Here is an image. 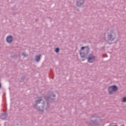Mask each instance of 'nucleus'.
Here are the masks:
<instances>
[{"label": "nucleus", "instance_id": "3", "mask_svg": "<svg viewBox=\"0 0 126 126\" xmlns=\"http://www.w3.org/2000/svg\"><path fill=\"white\" fill-rule=\"evenodd\" d=\"M95 58L94 56L91 55L89 57L88 59V63H93V62H95Z\"/></svg>", "mask_w": 126, "mask_h": 126}, {"label": "nucleus", "instance_id": "2", "mask_svg": "<svg viewBox=\"0 0 126 126\" xmlns=\"http://www.w3.org/2000/svg\"><path fill=\"white\" fill-rule=\"evenodd\" d=\"M118 91V87L116 86H112L109 87L108 89V91L109 92V94H112L113 92H116V91Z\"/></svg>", "mask_w": 126, "mask_h": 126}, {"label": "nucleus", "instance_id": "8", "mask_svg": "<svg viewBox=\"0 0 126 126\" xmlns=\"http://www.w3.org/2000/svg\"><path fill=\"white\" fill-rule=\"evenodd\" d=\"M1 117L2 119H5L6 118V115L2 114Z\"/></svg>", "mask_w": 126, "mask_h": 126}, {"label": "nucleus", "instance_id": "9", "mask_svg": "<svg viewBox=\"0 0 126 126\" xmlns=\"http://www.w3.org/2000/svg\"><path fill=\"white\" fill-rule=\"evenodd\" d=\"M55 52H56V53H59V52H60V48H57L56 49V50H55Z\"/></svg>", "mask_w": 126, "mask_h": 126}, {"label": "nucleus", "instance_id": "7", "mask_svg": "<svg viewBox=\"0 0 126 126\" xmlns=\"http://www.w3.org/2000/svg\"><path fill=\"white\" fill-rule=\"evenodd\" d=\"M40 59H41V55H39L35 57V60H36V62H39V61H40Z\"/></svg>", "mask_w": 126, "mask_h": 126}, {"label": "nucleus", "instance_id": "4", "mask_svg": "<svg viewBox=\"0 0 126 126\" xmlns=\"http://www.w3.org/2000/svg\"><path fill=\"white\" fill-rule=\"evenodd\" d=\"M114 35H115L114 33L109 34L108 36V39L110 40V41H113L115 39V36H114Z\"/></svg>", "mask_w": 126, "mask_h": 126}, {"label": "nucleus", "instance_id": "6", "mask_svg": "<svg viewBox=\"0 0 126 126\" xmlns=\"http://www.w3.org/2000/svg\"><path fill=\"white\" fill-rule=\"evenodd\" d=\"M12 36H7V38H6V41L8 43H11V42H12Z\"/></svg>", "mask_w": 126, "mask_h": 126}, {"label": "nucleus", "instance_id": "1", "mask_svg": "<svg viewBox=\"0 0 126 126\" xmlns=\"http://www.w3.org/2000/svg\"><path fill=\"white\" fill-rule=\"evenodd\" d=\"M89 53V48L87 47H82L80 51V54L82 58H84L85 55H87Z\"/></svg>", "mask_w": 126, "mask_h": 126}, {"label": "nucleus", "instance_id": "14", "mask_svg": "<svg viewBox=\"0 0 126 126\" xmlns=\"http://www.w3.org/2000/svg\"><path fill=\"white\" fill-rule=\"evenodd\" d=\"M56 95H54V97H55Z\"/></svg>", "mask_w": 126, "mask_h": 126}, {"label": "nucleus", "instance_id": "13", "mask_svg": "<svg viewBox=\"0 0 126 126\" xmlns=\"http://www.w3.org/2000/svg\"><path fill=\"white\" fill-rule=\"evenodd\" d=\"M1 87V85L0 84V88Z\"/></svg>", "mask_w": 126, "mask_h": 126}, {"label": "nucleus", "instance_id": "12", "mask_svg": "<svg viewBox=\"0 0 126 126\" xmlns=\"http://www.w3.org/2000/svg\"><path fill=\"white\" fill-rule=\"evenodd\" d=\"M23 56H24L25 57V56H26V55L25 54V53H23Z\"/></svg>", "mask_w": 126, "mask_h": 126}, {"label": "nucleus", "instance_id": "5", "mask_svg": "<svg viewBox=\"0 0 126 126\" xmlns=\"http://www.w3.org/2000/svg\"><path fill=\"white\" fill-rule=\"evenodd\" d=\"M84 3V0H78L77 1V5L78 6H80L81 4H83Z\"/></svg>", "mask_w": 126, "mask_h": 126}, {"label": "nucleus", "instance_id": "10", "mask_svg": "<svg viewBox=\"0 0 126 126\" xmlns=\"http://www.w3.org/2000/svg\"><path fill=\"white\" fill-rule=\"evenodd\" d=\"M123 102H126V97H124L123 98Z\"/></svg>", "mask_w": 126, "mask_h": 126}, {"label": "nucleus", "instance_id": "11", "mask_svg": "<svg viewBox=\"0 0 126 126\" xmlns=\"http://www.w3.org/2000/svg\"><path fill=\"white\" fill-rule=\"evenodd\" d=\"M40 101H42V100L40 99V100L37 101L36 104H39L40 103Z\"/></svg>", "mask_w": 126, "mask_h": 126}]
</instances>
